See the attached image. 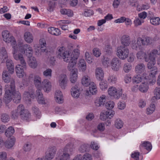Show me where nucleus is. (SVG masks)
<instances>
[{"label": "nucleus", "instance_id": "f257e3e1", "mask_svg": "<svg viewBox=\"0 0 160 160\" xmlns=\"http://www.w3.org/2000/svg\"><path fill=\"white\" fill-rule=\"evenodd\" d=\"M63 47L60 48L58 50L57 53V57L59 58H62L63 61L67 62H69L68 68L71 72L76 69L73 68L74 66L76 65L77 60L79 55V51L78 49H74L71 53L70 51H65L63 50Z\"/></svg>", "mask_w": 160, "mask_h": 160}, {"label": "nucleus", "instance_id": "f03ea898", "mask_svg": "<svg viewBox=\"0 0 160 160\" xmlns=\"http://www.w3.org/2000/svg\"><path fill=\"white\" fill-rule=\"evenodd\" d=\"M14 52H13V57L14 59L17 60H19L20 62V64L17 65L16 67V72L17 75L19 78L22 77L24 74V70L26 68V62L24 59L22 54L18 53L16 51L17 47H13Z\"/></svg>", "mask_w": 160, "mask_h": 160}, {"label": "nucleus", "instance_id": "7ed1b4c3", "mask_svg": "<svg viewBox=\"0 0 160 160\" xmlns=\"http://www.w3.org/2000/svg\"><path fill=\"white\" fill-rule=\"evenodd\" d=\"M74 150V148L72 144H67L62 151L59 150L57 153L58 156L56 157V160H70V154Z\"/></svg>", "mask_w": 160, "mask_h": 160}, {"label": "nucleus", "instance_id": "20e7f679", "mask_svg": "<svg viewBox=\"0 0 160 160\" xmlns=\"http://www.w3.org/2000/svg\"><path fill=\"white\" fill-rule=\"evenodd\" d=\"M5 91L4 100H10L11 98L10 95L16 91L15 82L14 79H12L10 85H7L5 86Z\"/></svg>", "mask_w": 160, "mask_h": 160}, {"label": "nucleus", "instance_id": "39448f33", "mask_svg": "<svg viewBox=\"0 0 160 160\" xmlns=\"http://www.w3.org/2000/svg\"><path fill=\"white\" fill-rule=\"evenodd\" d=\"M2 36L3 39L4 41L7 43L11 42L12 45H13V46H12L13 49L12 53L14 52L13 47L14 46H16L17 47V49L16 51H17L18 53H19L18 51L17 45H16V42L14 39V38L11 35L9 32L7 30L3 31L2 32Z\"/></svg>", "mask_w": 160, "mask_h": 160}, {"label": "nucleus", "instance_id": "423d86ee", "mask_svg": "<svg viewBox=\"0 0 160 160\" xmlns=\"http://www.w3.org/2000/svg\"><path fill=\"white\" fill-rule=\"evenodd\" d=\"M108 92L109 95L115 98L118 99L120 97L122 98H125L126 96L124 94H122V90H117L114 87L110 88L108 90Z\"/></svg>", "mask_w": 160, "mask_h": 160}, {"label": "nucleus", "instance_id": "0eeeda50", "mask_svg": "<svg viewBox=\"0 0 160 160\" xmlns=\"http://www.w3.org/2000/svg\"><path fill=\"white\" fill-rule=\"evenodd\" d=\"M117 55L120 59H125L129 54V51L127 47L120 46L117 48Z\"/></svg>", "mask_w": 160, "mask_h": 160}, {"label": "nucleus", "instance_id": "6e6552de", "mask_svg": "<svg viewBox=\"0 0 160 160\" xmlns=\"http://www.w3.org/2000/svg\"><path fill=\"white\" fill-rule=\"evenodd\" d=\"M147 64V68L149 69H150L149 72L150 77H153L157 74V68L156 67L154 66L156 63L155 61H150Z\"/></svg>", "mask_w": 160, "mask_h": 160}, {"label": "nucleus", "instance_id": "1a4fd4ad", "mask_svg": "<svg viewBox=\"0 0 160 160\" xmlns=\"http://www.w3.org/2000/svg\"><path fill=\"white\" fill-rule=\"evenodd\" d=\"M56 149L55 147H51L48 148L46 152V159L51 160L54 157Z\"/></svg>", "mask_w": 160, "mask_h": 160}, {"label": "nucleus", "instance_id": "9d476101", "mask_svg": "<svg viewBox=\"0 0 160 160\" xmlns=\"http://www.w3.org/2000/svg\"><path fill=\"white\" fill-rule=\"evenodd\" d=\"M121 62L117 58H113L111 62V65L112 70L115 71L119 70L121 67Z\"/></svg>", "mask_w": 160, "mask_h": 160}, {"label": "nucleus", "instance_id": "9b49d317", "mask_svg": "<svg viewBox=\"0 0 160 160\" xmlns=\"http://www.w3.org/2000/svg\"><path fill=\"white\" fill-rule=\"evenodd\" d=\"M11 99L10 100L7 99L5 100L6 102H9L11 100H12L13 102L16 103H19L20 102L21 99V94L18 91H16L14 92L10 95Z\"/></svg>", "mask_w": 160, "mask_h": 160}, {"label": "nucleus", "instance_id": "f8f14e48", "mask_svg": "<svg viewBox=\"0 0 160 160\" xmlns=\"http://www.w3.org/2000/svg\"><path fill=\"white\" fill-rule=\"evenodd\" d=\"M68 79L67 76L64 74L60 75L58 78L59 85L62 89H64L67 85Z\"/></svg>", "mask_w": 160, "mask_h": 160}, {"label": "nucleus", "instance_id": "ddd939ff", "mask_svg": "<svg viewBox=\"0 0 160 160\" xmlns=\"http://www.w3.org/2000/svg\"><path fill=\"white\" fill-rule=\"evenodd\" d=\"M23 109V105L22 104L19 105L16 109L13 110L11 112V117L14 119H17L19 115L20 116L21 112Z\"/></svg>", "mask_w": 160, "mask_h": 160}, {"label": "nucleus", "instance_id": "4468645a", "mask_svg": "<svg viewBox=\"0 0 160 160\" xmlns=\"http://www.w3.org/2000/svg\"><path fill=\"white\" fill-rule=\"evenodd\" d=\"M34 96V91L32 90L29 91H25L23 95V98L27 102L29 103L31 101V98H33Z\"/></svg>", "mask_w": 160, "mask_h": 160}, {"label": "nucleus", "instance_id": "2eb2a0df", "mask_svg": "<svg viewBox=\"0 0 160 160\" xmlns=\"http://www.w3.org/2000/svg\"><path fill=\"white\" fill-rule=\"evenodd\" d=\"M145 66L142 63L138 64L135 67V71L138 75L141 74L142 77H144L147 75V73L145 72Z\"/></svg>", "mask_w": 160, "mask_h": 160}, {"label": "nucleus", "instance_id": "dca6fc26", "mask_svg": "<svg viewBox=\"0 0 160 160\" xmlns=\"http://www.w3.org/2000/svg\"><path fill=\"white\" fill-rule=\"evenodd\" d=\"M10 73L7 70L3 71L2 73V78L3 81L6 83L11 82V80L12 78H11Z\"/></svg>", "mask_w": 160, "mask_h": 160}, {"label": "nucleus", "instance_id": "f3484780", "mask_svg": "<svg viewBox=\"0 0 160 160\" xmlns=\"http://www.w3.org/2000/svg\"><path fill=\"white\" fill-rule=\"evenodd\" d=\"M51 83L49 80L45 79L42 83L41 89L43 88L45 92H48L51 90Z\"/></svg>", "mask_w": 160, "mask_h": 160}, {"label": "nucleus", "instance_id": "a211bd4d", "mask_svg": "<svg viewBox=\"0 0 160 160\" xmlns=\"http://www.w3.org/2000/svg\"><path fill=\"white\" fill-rule=\"evenodd\" d=\"M36 91V94L37 97L38 101L39 103L44 104L45 103L44 98L41 91V88H37Z\"/></svg>", "mask_w": 160, "mask_h": 160}, {"label": "nucleus", "instance_id": "6ab92c4d", "mask_svg": "<svg viewBox=\"0 0 160 160\" xmlns=\"http://www.w3.org/2000/svg\"><path fill=\"white\" fill-rule=\"evenodd\" d=\"M121 42L122 46L127 47L131 42L130 38L128 35H124L121 38Z\"/></svg>", "mask_w": 160, "mask_h": 160}, {"label": "nucleus", "instance_id": "aec40b11", "mask_svg": "<svg viewBox=\"0 0 160 160\" xmlns=\"http://www.w3.org/2000/svg\"><path fill=\"white\" fill-rule=\"evenodd\" d=\"M6 64L8 71L11 74H12L14 72V68L12 61L10 59H7L6 61Z\"/></svg>", "mask_w": 160, "mask_h": 160}, {"label": "nucleus", "instance_id": "412c9836", "mask_svg": "<svg viewBox=\"0 0 160 160\" xmlns=\"http://www.w3.org/2000/svg\"><path fill=\"white\" fill-rule=\"evenodd\" d=\"M79 88L77 86L72 88L71 89V93L72 96L74 98H78L80 94L79 90Z\"/></svg>", "mask_w": 160, "mask_h": 160}, {"label": "nucleus", "instance_id": "4be33fe9", "mask_svg": "<svg viewBox=\"0 0 160 160\" xmlns=\"http://www.w3.org/2000/svg\"><path fill=\"white\" fill-rule=\"evenodd\" d=\"M34 83L37 88H41V78L38 75H35L34 77Z\"/></svg>", "mask_w": 160, "mask_h": 160}, {"label": "nucleus", "instance_id": "5701e85b", "mask_svg": "<svg viewBox=\"0 0 160 160\" xmlns=\"http://www.w3.org/2000/svg\"><path fill=\"white\" fill-rule=\"evenodd\" d=\"M137 57L138 59H144L146 62L149 61L148 55L146 53L142 51L138 52L137 54Z\"/></svg>", "mask_w": 160, "mask_h": 160}, {"label": "nucleus", "instance_id": "b1692460", "mask_svg": "<svg viewBox=\"0 0 160 160\" xmlns=\"http://www.w3.org/2000/svg\"><path fill=\"white\" fill-rule=\"evenodd\" d=\"M55 98L56 100L58 103H61L63 102L62 94L61 92L59 90L56 91L55 93Z\"/></svg>", "mask_w": 160, "mask_h": 160}, {"label": "nucleus", "instance_id": "393cba45", "mask_svg": "<svg viewBox=\"0 0 160 160\" xmlns=\"http://www.w3.org/2000/svg\"><path fill=\"white\" fill-rule=\"evenodd\" d=\"M15 141V138H12L6 141L4 143V144L6 148H10L13 146Z\"/></svg>", "mask_w": 160, "mask_h": 160}, {"label": "nucleus", "instance_id": "a878e982", "mask_svg": "<svg viewBox=\"0 0 160 160\" xmlns=\"http://www.w3.org/2000/svg\"><path fill=\"white\" fill-rule=\"evenodd\" d=\"M20 116L22 119L27 120L30 116V114L28 110L25 109L24 107L23 110L21 112Z\"/></svg>", "mask_w": 160, "mask_h": 160}, {"label": "nucleus", "instance_id": "bb28decb", "mask_svg": "<svg viewBox=\"0 0 160 160\" xmlns=\"http://www.w3.org/2000/svg\"><path fill=\"white\" fill-rule=\"evenodd\" d=\"M96 74L97 79L98 80H102L104 77V72L102 69L100 68H98L96 70Z\"/></svg>", "mask_w": 160, "mask_h": 160}, {"label": "nucleus", "instance_id": "cd10ccee", "mask_svg": "<svg viewBox=\"0 0 160 160\" xmlns=\"http://www.w3.org/2000/svg\"><path fill=\"white\" fill-rule=\"evenodd\" d=\"M105 102V96L102 95L98 101L95 102V105L97 107H102L103 106Z\"/></svg>", "mask_w": 160, "mask_h": 160}, {"label": "nucleus", "instance_id": "c85d7f7f", "mask_svg": "<svg viewBox=\"0 0 160 160\" xmlns=\"http://www.w3.org/2000/svg\"><path fill=\"white\" fill-rule=\"evenodd\" d=\"M24 38L28 43H30L33 41V37L32 34L29 32H26L24 34Z\"/></svg>", "mask_w": 160, "mask_h": 160}, {"label": "nucleus", "instance_id": "c756f323", "mask_svg": "<svg viewBox=\"0 0 160 160\" xmlns=\"http://www.w3.org/2000/svg\"><path fill=\"white\" fill-rule=\"evenodd\" d=\"M48 31L51 34L56 36L59 35L61 33L60 31L58 28L52 27L48 28Z\"/></svg>", "mask_w": 160, "mask_h": 160}, {"label": "nucleus", "instance_id": "7c9ffc66", "mask_svg": "<svg viewBox=\"0 0 160 160\" xmlns=\"http://www.w3.org/2000/svg\"><path fill=\"white\" fill-rule=\"evenodd\" d=\"M29 65L32 68H35L38 66L37 62L35 57H31L29 58Z\"/></svg>", "mask_w": 160, "mask_h": 160}, {"label": "nucleus", "instance_id": "2f4dec72", "mask_svg": "<svg viewBox=\"0 0 160 160\" xmlns=\"http://www.w3.org/2000/svg\"><path fill=\"white\" fill-rule=\"evenodd\" d=\"M92 82H90V79L88 76H84L82 80V84L84 86H88L91 84Z\"/></svg>", "mask_w": 160, "mask_h": 160}, {"label": "nucleus", "instance_id": "473e14b6", "mask_svg": "<svg viewBox=\"0 0 160 160\" xmlns=\"http://www.w3.org/2000/svg\"><path fill=\"white\" fill-rule=\"evenodd\" d=\"M89 85V91L92 94H96L97 92V89L95 83L93 82H92Z\"/></svg>", "mask_w": 160, "mask_h": 160}, {"label": "nucleus", "instance_id": "72a5a7b5", "mask_svg": "<svg viewBox=\"0 0 160 160\" xmlns=\"http://www.w3.org/2000/svg\"><path fill=\"white\" fill-rule=\"evenodd\" d=\"M15 130L14 128L10 126L6 130L5 134L7 137H9L11 136L14 133Z\"/></svg>", "mask_w": 160, "mask_h": 160}, {"label": "nucleus", "instance_id": "f704fd0d", "mask_svg": "<svg viewBox=\"0 0 160 160\" xmlns=\"http://www.w3.org/2000/svg\"><path fill=\"white\" fill-rule=\"evenodd\" d=\"M60 12L63 15H66L68 17H72L73 15L72 11L70 9L65 8L61 9Z\"/></svg>", "mask_w": 160, "mask_h": 160}, {"label": "nucleus", "instance_id": "c9c22d12", "mask_svg": "<svg viewBox=\"0 0 160 160\" xmlns=\"http://www.w3.org/2000/svg\"><path fill=\"white\" fill-rule=\"evenodd\" d=\"M142 75L140 74L138 75H137L136 76H134L132 79L133 82L134 84H137L142 82V79H144V77H142Z\"/></svg>", "mask_w": 160, "mask_h": 160}, {"label": "nucleus", "instance_id": "e433bc0d", "mask_svg": "<svg viewBox=\"0 0 160 160\" xmlns=\"http://www.w3.org/2000/svg\"><path fill=\"white\" fill-rule=\"evenodd\" d=\"M78 67L82 71H84L86 68V63L84 59H81L78 63Z\"/></svg>", "mask_w": 160, "mask_h": 160}, {"label": "nucleus", "instance_id": "4c0bfd02", "mask_svg": "<svg viewBox=\"0 0 160 160\" xmlns=\"http://www.w3.org/2000/svg\"><path fill=\"white\" fill-rule=\"evenodd\" d=\"M10 118L9 115L5 113H3L1 114V120L4 122H8L10 120Z\"/></svg>", "mask_w": 160, "mask_h": 160}, {"label": "nucleus", "instance_id": "58836bf2", "mask_svg": "<svg viewBox=\"0 0 160 160\" xmlns=\"http://www.w3.org/2000/svg\"><path fill=\"white\" fill-rule=\"evenodd\" d=\"M158 51L156 50H153L149 54L148 58L149 59V61H155V57L156 55L157 54Z\"/></svg>", "mask_w": 160, "mask_h": 160}, {"label": "nucleus", "instance_id": "ea45409f", "mask_svg": "<svg viewBox=\"0 0 160 160\" xmlns=\"http://www.w3.org/2000/svg\"><path fill=\"white\" fill-rule=\"evenodd\" d=\"M142 145V147H144L145 149L150 152L152 149V146L151 142L148 141H145L143 142Z\"/></svg>", "mask_w": 160, "mask_h": 160}, {"label": "nucleus", "instance_id": "a19ab883", "mask_svg": "<svg viewBox=\"0 0 160 160\" xmlns=\"http://www.w3.org/2000/svg\"><path fill=\"white\" fill-rule=\"evenodd\" d=\"M145 81H144V82H142V84L139 86V89L140 91L142 92H145L148 91V87L147 84L145 83Z\"/></svg>", "mask_w": 160, "mask_h": 160}, {"label": "nucleus", "instance_id": "79ce46f5", "mask_svg": "<svg viewBox=\"0 0 160 160\" xmlns=\"http://www.w3.org/2000/svg\"><path fill=\"white\" fill-rule=\"evenodd\" d=\"M151 23L154 25H158L160 24V19L158 17L151 18L150 20Z\"/></svg>", "mask_w": 160, "mask_h": 160}, {"label": "nucleus", "instance_id": "37998d69", "mask_svg": "<svg viewBox=\"0 0 160 160\" xmlns=\"http://www.w3.org/2000/svg\"><path fill=\"white\" fill-rule=\"evenodd\" d=\"M154 97L153 98H155L156 99H160V87H157L156 88L154 91Z\"/></svg>", "mask_w": 160, "mask_h": 160}, {"label": "nucleus", "instance_id": "c03bdc74", "mask_svg": "<svg viewBox=\"0 0 160 160\" xmlns=\"http://www.w3.org/2000/svg\"><path fill=\"white\" fill-rule=\"evenodd\" d=\"M141 40H140L141 43L144 45H148L152 43V39L149 37L145 38L144 39H143L141 38Z\"/></svg>", "mask_w": 160, "mask_h": 160}, {"label": "nucleus", "instance_id": "a18cd8bd", "mask_svg": "<svg viewBox=\"0 0 160 160\" xmlns=\"http://www.w3.org/2000/svg\"><path fill=\"white\" fill-rule=\"evenodd\" d=\"M141 38H138L137 39V42L136 43H132L131 44V47L133 49L137 50L139 48L140 45L139 44L141 43L140 40H141Z\"/></svg>", "mask_w": 160, "mask_h": 160}, {"label": "nucleus", "instance_id": "49530a36", "mask_svg": "<svg viewBox=\"0 0 160 160\" xmlns=\"http://www.w3.org/2000/svg\"><path fill=\"white\" fill-rule=\"evenodd\" d=\"M72 73V75L70 77V81L72 83H74L76 81L77 78V71L74 70Z\"/></svg>", "mask_w": 160, "mask_h": 160}, {"label": "nucleus", "instance_id": "de8ad7c7", "mask_svg": "<svg viewBox=\"0 0 160 160\" xmlns=\"http://www.w3.org/2000/svg\"><path fill=\"white\" fill-rule=\"evenodd\" d=\"M122 121L120 119H117L115 121V126L118 129L121 128L123 126Z\"/></svg>", "mask_w": 160, "mask_h": 160}, {"label": "nucleus", "instance_id": "09e8293b", "mask_svg": "<svg viewBox=\"0 0 160 160\" xmlns=\"http://www.w3.org/2000/svg\"><path fill=\"white\" fill-rule=\"evenodd\" d=\"M155 105L153 103L150 104V107L147 109V113L148 114H152L155 110Z\"/></svg>", "mask_w": 160, "mask_h": 160}, {"label": "nucleus", "instance_id": "8fccbe9b", "mask_svg": "<svg viewBox=\"0 0 160 160\" xmlns=\"http://www.w3.org/2000/svg\"><path fill=\"white\" fill-rule=\"evenodd\" d=\"M42 40H40V44L41 45V47H40L41 52H44L47 51L46 47L45 46L46 43L45 42H42Z\"/></svg>", "mask_w": 160, "mask_h": 160}, {"label": "nucleus", "instance_id": "3c124183", "mask_svg": "<svg viewBox=\"0 0 160 160\" xmlns=\"http://www.w3.org/2000/svg\"><path fill=\"white\" fill-rule=\"evenodd\" d=\"M52 71L50 68H48L43 72V75L47 77L51 78L52 77Z\"/></svg>", "mask_w": 160, "mask_h": 160}, {"label": "nucleus", "instance_id": "603ef678", "mask_svg": "<svg viewBox=\"0 0 160 160\" xmlns=\"http://www.w3.org/2000/svg\"><path fill=\"white\" fill-rule=\"evenodd\" d=\"M144 79L145 80H151V81H149V83L150 84L152 85L153 83H154L156 81V79L155 78V76L153 77H150V75L147 77L146 76L144 77Z\"/></svg>", "mask_w": 160, "mask_h": 160}, {"label": "nucleus", "instance_id": "864d4df0", "mask_svg": "<svg viewBox=\"0 0 160 160\" xmlns=\"http://www.w3.org/2000/svg\"><path fill=\"white\" fill-rule=\"evenodd\" d=\"M101 82L99 83V85L100 88L103 90L107 88V84L106 81H104L103 79L102 80H98Z\"/></svg>", "mask_w": 160, "mask_h": 160}, {"label": "nucleus", "instance_id": "5fc2aeb1", "mask_svg": "<svg viewBox=\"0 0 160 160\" xmlns=\"http://www.w3.org/2000/svg\"><path fill=\"white\" fill-rule=\"evenodd\" d=\"M131 65L129 63H125L123 65V70L126 72H128L131 70Z\"/></svg>", "mask_w": 160, "mask_h": 160}, {"label": "nucleus", "instance_id": "6e6d98bb", "mask_svg": "<svg viewBox=\"0 0 160 160\" xmlns=\"http://www.w3.org/2000/svg\"><path fill=\"white\" fill-rule=\"evenodd\" d=\"M32 109L36 117L38 118H40L41 116V112L39 111L38 108L36 107H34Z\"/></svg>", "mask_w": 160, "mask_h": 160}, {"label": "nucleus", "instance_id": "4d7b16f0", "mask_svg": "<svg viewBox=\"0 0 160 160\" xmlns=\"http://www.w3.org/2000/svg\"><path fill=\"white\" fill-rule=\"evenodd\" d=\"M114 102L110 101L106 103L105 107L108 110H111L114 107Z\"/></svg>", "mask_w": 160, "mask_h": 160}, {"label": "nucleus", "instance_id": "13d9d810", "mask_svg": "<svg viewBox=\"0 0 160 160\" xmlns=\"http://www.w3.org/2000/svg\"><path fill=\"white\" fill-rule=\"evenodd\" d=\"M110 59L107 57H103L102 63L105 67H107L109 65Z\"/></svg>", "mask_w": 160, "mask_h": 160}, {"label": "nucleus", "instance_id": "bf43d9fd", "mask_svg": "<svg viewBox=\"0 0 160 160\" xmlns=\"http://www.w3.org/2000/svg\"><path fill=\"white\" fill-rule=\"evenodd\" d=\"M89 147V146L86 144H82L80 146L79 149V151L82 152L83 153L86 151L88 147Z\"/></svg>", "mask_w": 160, "mask_h": 160}, {"label": "nucleus", "instance_id": "052dcab7", "mask_svg": "<svg viewBox=\"0 0 160 160\" xmlns=\"http://www.w3.org/2000/svg\"><path fill=\"white\" fill-rule=\"evenodd\" d=\"M105 112L106 116H107L108 118L109 119L112 118L114 113V112L112 110H108Z\"/></svg>", "mask_w": 160, "mask_h": 160}, {"label": "nucleus", "instance_id": "680f3d73", "mask_svg": "<svg viewBox=\"0 0 160 160\" xmlns=\"http://www.w3.org/2000/svg\"><path fill=\"white\" fill-rule=\"evenodd\" d=\"M28 45V44H20L19 47H20V49H22L21 52L25 53V51L27 50Z\"/></svg>", "mask_w": 160, "mask_h": 160}, {"label": "nucleus", "instance_id": "e2e57ef3", "mask_svg": "<svg viewBox=\"0 0 160 160\" xmlns=\"http://www.w3.org/2000/svg\"><path fill=\"white\" fill-rule=\"evenodd\" d=\"M3 59H6L8 58L7 53L5 48H2L1 52Z\"/></svg>", "mask_w": 160, "mask_h": 160}, {"label": "nucleus", "instance_id": "0e129e2a", "mask_svg": "<svg viewBox=\"0 0 160 160\" xmlns=\"http://www.w3.org/2000/svg\"><path fill=\"white\" fill-rule=\"evenodd\" d=\"M82 160H92L91 155L89 154H84L82 157Z\"/></svg>", "mask_w": 160, "mask_h": 160}, {"label": "nucleus", "instance_id": "69168bd1", "mask_svg": "<svg viewBox=\"0 0 160 160\" xmlns=\"http://www.w3.org/2000/svg\"><path fill=\"white\" fill-rule=\"evenodd\" d=\"M93 55L97 57H99L101 54V52L98 48H95L93 50Z\"/></svg>", "mask_w": 160, "mask_h": 160}, {"label": "nucleus", "instance_id": "338daca9", "mask_svg": "<svg viewBox=\"0 0 160 160\" xmlns=\"http://www.w3.org/2000/svg\"><path fill=\"white\" fill-rule=\"evenodd\" d=\"M106 53L108 55H110L112 52V48L110 45H108L106 47Z\"/></svg>", "mask_w": 160, "mask_h": 160}, {"label": "nucleus", "instance_id": "774afa93", "mask_svg": "<svg viewBox=\"0 0 160 160\" xmlns=\"http://www.w3.org/2000/svg\"><path fill=\"white\" fill-rule=\"evenodd\" d=\"M93 14V11L91 10H87L84 11V15L86 17L90 16Z\"/></svg>", "mask_w": 160, "mask_h": 160}]
</instances>
